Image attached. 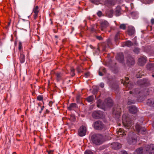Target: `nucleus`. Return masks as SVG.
<instances>
[{
	"label": "nucleus",
	"mask_w": 154,
	"mask_h": 154,
	"mask_svg": "<svg viewBox=\"0 0 154 154\" xmlns=\"http://www.w3.org/2000/svg\"><path fill=\"white\" fill-rule=\"evenodd\" d=\"M112 101L110 98H108L103 103H102L100 100H98L97 102V106L98 107L104 109L107 107H110L112 106Z\"/></svg>",
	"instance_id": "1"
},
{
	"label": "nucleus",
	"mask_w": 154,
	"mask_h": 154,
	"mask_svg": "<svg viewBox=\"0 0 154 154\" xmlns=\"http://www.w3.org/2000/svg\"><path fill=\"white\" fill-rule=\"evenodd\" d=\"M92 142L96 145H100L103 142L102 136L100 134L93 135L91 137Z\"/></svg>",
	"instance_id": "2"
},
{
	"label": "nucleus",
	"mask_w": 154,
	"mask_h": 154,
	"mask_svg": "<svg viewBox=\"0 0 154 154\" xmlns=\"http://www.w3.org/2000/svg\"><path fill=\"white\" fill-rule=\"evenodd\" d=\"M138 137L136 134H132L129 135L127 138L128 143L130 145H134L137 142Z\"/></svg>",
	"instance_id": "3"
},
{
	"label": "nucleus",
	"mask_w": 154,
	"mask_h": 154,
	"mask_svg": "<svg viewBox=\"0 0 154 154\" xmlns=\"http://www.w3.org/2000/svg\"><path fill=\"white\" fill-rule=\"evenodd\" d=\"M122 123L123 125H128L132 124V121L127 114H125L122 116Z\"/></svg>",
	"instance_id": "4"
},
{
	"label": "nucleus",
	"mask_w": 154,
	"mask_h": 154,
	"mask_svg": "<svg viewBox=\"0 0 154 154\" xmlns=\"http://www.w3.org/2000/svg\"><path fill=\"white\" fill-rule=\"evenodd\" d=\"M133 128L134 131L138 133L144 134L146 131V129L144 127H142L141 126H133Z\"/></svg>",
	"instance_id": "5"
},
{
	"label": "nucleus",
	"mask_w": 154,
	"mask_h": 154,
	"mask_svg": "<svg viewBox=\"0 0 154 154\" xmlns=\"http://www.w3.org/2000/svg\"><path fill=\"white\" fill-rule=\"evenodd\" d=\"M86 128L85 126H81L79 129L78 134L81 137L84 136L86 134Z\"/></svg>",
	"instance_id": "6"
},
{
	"label": "nucleus",
	"mask_w": 154,
	"mask_h": 154,
	"mask_svg": "<svg viewBox=\"0 0 154 154\" xmlns=\"http://www.w3.org/2000/svg\"><path fill=\"white\" fill-rule=\"evenodd\" d=\"M92 116L94 118L98 119L103 118V115L102 111H97L94 112L92 114Z\"/></svg>",
	"instance_id": "7"
},
{
	"label": "nucleus",
	"mask_w": 154,
	"mask_h": 154,
	"mask_svg": "<svg viewBox=\"0 0 154 154\" xmlns=\"http://www.w3.org/2000/svg\"><path fill=\"white\" fill-rule=\"evenodd\" d=\"M120 109L117 108L116 109H114L113 112V117L116 119H119L120 116V112L119 110Z\"/></svg>",
	"instance_id": "8"
},
{
	"label": "nucleus",
	"mask_w": 154,
	"mask_h": 154,
	"mask_svg": "<svg viewBox=\"0 0 154 154\" xmlns=\"http://www.w3.org/2000/svg\"><path fill=\"white\" fill-rule=\"evenodd\" d=\"M146 151L149 154H154V144H151L148 145L147 147Z\"/></svg>",
	"instance_id": "9"
},
{
	"label": "nucleus",
	"mask_w": 154,
	"mask_h": 154,
	"mask_svg": "<svg viewBox=\"0 0 154 154\" xmlns=\"http://www.w3.org/2000/svg\"><path fill=\"white\" fill-rule=\"evenodd\" d=\"M127 63L129 65H132L134 63V58L131 56H128L127 58Z\"/></svg>",
	"instance_id": "10"
},
{
	"label": "nucleus",
	"mask_w": 154,
	"mask_h": 154,
	"mask_svg": "<svg viewBox=\"0 0 154 154\" xmlns=\"http://www.w3.org/2000/svg\"><path fill=\"white\" fill-rule=\"evenodd\" d=\"M146 61V57H141L139 59L138 64L140 66H143L145 63Z\"/></svg>",
	"instance_id": "11"
},
{
	"label": "nucleus",
	"mask_w": 154,
	"mask_h": 154,
	"mask_svg": "<svg viewBox=\"0 0 154 154\" xmlns=\"http://www.w3.org/2000/svg\"><path fill=\"white\" fill-rule=\"evenodd\" d=\"M111 145V147L115 149H119L121 147V144L117 142L113 143Z\"/></svg>",
	"instance_id": "12"
},
{
	"label": "nucleus",
	"mask_w": 154,
	"mask_h": 154,
	"mask_svg": "<svg viewBox=\"0 0 154 154\" xmlns=\"http://www.w3.org/2000/svg\"><path fill=\"white\" fill-rule=\"evenodd\" d=\"M109 26L108 22L105 20L103 21L101 23V29L103 30L105 29L106 28Z\"/></svg>",
	"instance_id": "13"
},
{
	"label": "nucleus",
	"mask_w": 154,
	"mask_h": 154,
	"mask_svg": "<svg viewBox=\"0 0 154 154\" xmlns=\"http://www.w3.org/2000/svg\"><path fill=\"white\" fill-rule=\"evenodd\" d=\"M33 12L35 14L33 18L35 20L37 18L39 12L38 7V6H36L33 8Z\"/></svg>",
	"instance_id": "14"
},
{
	"label": "nucleus",
	"mask_w": 154,
	"mask_h": 154,
	"mask_svg": "<svg viewBox=\"0 0 154 154\" xmlns=\"http://www.w3.org/2000/svg\"><path fill=\"white\" fill-rule=\"evenodd\" d=\"M128 34L130 35H131L134 34L135 33V29L132 26H129L128 30Z\"/></svg>",
	"instance_id": "15"
},
{
	"label": "nucleus",
	"mask_w": 154,
	"mask_h": 154,
	"mask_svg": "<svg viewBox=\"0 0 154 154\" xmlns=\"http://www.w3.org/2000/svg\"><path fill=\"white\" fill-rule=\"evenodd\" d=\"M117 59L120 62L122 63L124 61V57L122 53H120L117 54L116 57Z\"/></svg>",
	"instance_id": "16"
},
{
	"label": "nucleus",
	"mask_w": 154,
	"mask_h": 154,
	"mask_svg": "<svg viewBox=\"0 0 154 154\" xmlns=\"http://www.w3.org/2000/svg\"><path fill=\"white\" fill-rule=\"evenodd\" d=\"M129 111L132 114H135L137 112V108L134 106H131L129 107Z\"/></svg>",
	"instance_id": "17"
},
{
	"label": "nucleus",
	"mask_w": 154,
	"mask_h": 154,
	"mask_svg": "<svg viewBox=\"0 0 154 154\" xmlns=\"http://www.w3.org/2000/svg\"><path fill=\"white\" fill-rule=\"evenodd\" d=\"M147 104L150 106L154 107V99H149L147 102Z\"/></svg>",
	"instance_id": "18"
},
{
	"label": "nucleus",
	"mask_w": 154,
	"mask_h": 154,
	"mask_svg": "<svg viewBox=\"0 0 154 154\" xmlns=\"http://www.w3.org/2000/svg\"><path fill=\"white\" fill-rule=\"evenodd\" d=\"M56 79L57 80L60 81L62 79L63 74L61 72H57L56 74Z\"/></svg>",
	"instance_id": "19"
},
{
	"label": "nucleus",
	"mask_w": 154,
	"mask_h": 154,
	"mask_svg": "<svg viewBox=\"0 0 154 154\" xmlns=\"http://www.w3.org/2000/svg\"><path fill=\"white\" fill-rule=\"evenodd\" d=\"M140 92L139 89H136L134 90L133 91H130V93L131 94H133L135 97H136L137 94L140 93Z\"/></svg>",
	"instance_id": "20"
},
{
	"label": "nucleus",
	"mask_w": 154,
	"mask_h": 154,
	"mask_svg": "<svg viewBox=\"0 0 154 154\" xmlns=\"http://www.w3.org/2000/svg\"><path fill=\"white\" fill-rule=\"evenodd\" d=\"M147 68L148 69L154 72V64L150 63L148 64L147 66Z\"/></svg>",
	"instance_id": "21"
},
{
	"label": "nucleus",
	"mask_w": 154,
	"mask_h": 154,
	"mask_svg": "<svg viewBox=\"0 0 154 154\" xmlns=\"http://www.w3.org/2000/svg\"><path fill=\"white\" fill-rule=\"evenodd\" d=\"M133 45V44L131 42V41H126L125 43H123L122 45V46L124 47L125 46L130 47Z\"/></svg>",
	"instance_id": "22"
},
{
	"label": "nucleus",
	"mask_w": 154,
	"mask_h": 154,
	"mask_svg": "<svg viewBox=\"0 0 154 154\" xmlns=\"http://www.w3.org/2000/svg\"><path fill=\"white\" fill-rule=\"evenodd\" d=\"M94 128L95 129L97 130H105V128L104 127V126H94Z\"/></svg>",
	"instance_id": "23"
},
{
	"label": "nucleus",
	"mask_w": 154,
	"mask_h": 154,
	"mask_svg": "<svg viewBox=\"0 0 154 154\" xmlns=\"http://www.w3.org/2000/svg\"><path fill=\"white\" fill-rule=\"evenodd\" d=\"M19 59L21 63H24L25 60V56L24 55L20 53Z\"/></svg>",
	"instance_id": "24"
},
{
	"label": "nucleus",
	"mask_w": 154,
	"mask_h": 154,
	"mask_svg": "<svg viewBox=\"0 0 154 154\" xmlns=\"http://www.w3.org/2000/svg\"><path fill=\"white\" fill-rule=\"evenodd\" d=\"M143 149L142 148H140L137 149L134 152L133 154H142L143 152Z\"/></svg>",
	"instance_id": "25"
},
{
	"label": "nucleus",
	"mask_w": 154,
	"mask_h": 154,
	"mask_svg": "<svg viewBox=\"0 0 154 154\" xmlns=\"http://www.w3.org/2000/svg\"><path fill=\"white\" fill-rule=\"evenodd\" d=\"M77 107V105L75 103L71 104L68 107V109L69 110H71L73 109L76 108Z\"/></svg>",
	"instance_id": "26"
},
{
	"label": "nucleus",
	"mask_w": 154,
	"mask_h": 154,
	"mask_svg": "<svg viewBox=\"0 0 154 154\" xmlns=\"http://www.w3.org/2000/svg\"><path fill=\"white\" fill-rule=\"evenodd\" d=\"M93 100L94 97L92 95L90 96L86 99V100L89 103L92 102Z\"/></svg>",
	"instance_id": "27"
},
{
	"label": "nucleus",
	"mask_w": 154,
	"mask_h": 154,
	"mask_svg": "<svg viewBox=\"0 0 154 154\" xmlns=\"http://www.w3.org/2000/svg\"><path fill=\"white\" fill-rule=\"evenodd\" d=\"M92 2L98 5L100 3L101 0H90Z\"/></svg>",
	"instance_id": "28"
},
{
	"label": "nucleus",
	"mask_w": 154,
	"mask_h": 154,
	"mask_svg": "<svg viewBox=\"0 0 154 154\" xmlns=\"http://www.w3.org/2000/svg\"><path fill=\"white\" fill-rule=\"evenodd\" d=\"M121 12V9L119 8H117L116 11L115 13L116 15L119 16L120 15Z\"/></svg>",
	"instance_id": "29"
},
{
	"label": "nucleus",
	"mask_w": 154,
	"mask_h": 154,
	"mask_svg": "<svg viewBox=\"0 0 154 154\" xmlns=\"http://www.w3.org/2000/svg\"><path fill=\"white\" fill-rule=\"evenodd\" d=\"M143 84L146 86H148L149 84V81L147 79H144Z\"/></svg>",
	"instance_id": "30"
},
{
	"label": "nucleus",
	"mask_w": 154,
	"mask_h": 154,
	"mask_svg": "<svg viewBox=\"0 0 154 154\" xmlns=\"http://www.w3.org/2000/svg\"><path fill=\"white\" fill-rule=\"evenodd\" d=\"M102 122L99 120L95 122L94 123V125H102Z\"/></svg>",
	"instance_id": "31"
},
{
	"label": "nucleus",
	"mask_w": 154,
	"mask_h": 154,
	"mask_svg": "<svg viewBox=\"0 0 154 154\" xmlns=\"http://www.w3.org/2000/svg\"><path fill=\"white\" fill-rule=\"evenodd\" d=\"M129 80V78L128 77H125V81L124 83V85H125L126 84H127V87L129 86V83L128 82H127V81H128Z\"/></svg>",
	"instance_id": "32"
},
{
	"label": "nucleus",
	"mask_w": 154,
	"mask_h": 154,
	"mask_svg": "<svg viewBox=\"0 0 154 154\" xmlns=\"http://www.w3.org/2000/svg\"><path fill=\"white\" fill-rule=\"evenodd\" d=\"M70 74L72 76L75 75L74 69L72 67L71 69Z\"/></svg>",
	"instance_id": "33"
},
{
	"label": "nucleus",
	"mask_w": 154,
	"mask_h": 154,
	"mask_svg": "<svg viewBox=\"0 0 154 154\" xmlns=\"http://www.w3.org/2000/svg\"><path fill=\"white\" fill-rule=\"evenodd\" d=\"M106 2L110 5H114V2L113 0H106Z\"/></svg>",
	"instance_id": "34"
},
{
	"label": "nucleus",
	"mask_w": 154,
	"mask_h": 154,
	"mask_svg": "<svg viewBox=\"0 0 154 154\" xmlns=\"http://www.w3.org/2000/svg\"><path fill=\"white\" fill-rule=\"evenodd\" d=\"M119 27L121 29L125 30L126 29V25L124 24H121L120 25Z\"/></svg>",
	"instance_id": "35"
},
{
	"label": "nucleus",
	"mask_w": 154,
	"mask_h": 154,
	"mask_svg": "<svg viewBox=\"0 0 154 154\" xmlns=\"http://www.w3.org/2000/svg\"><path fill=\"white\" fill-rule=\"evenodd\" d=\"M85 154H93V153L91 150H87L85 151Z\"/></svg>",
	"instance_id": "36"
},
{
	"label": "nucleus",
	"mask_w": 154,
	"mask_h": 154,
	"mask_svg": "<svg viewBox=\"0 0 154 154\" xmlns=\"http://www.w3.org/2000/svg\"><path fill=\"white\" fill-rule=\"evenodd\" d=\"M135 103V101L134 100H130L128 101V105H130L132 104H134Z\"/></svg>",
	"instance_id": "37"
},
{
	"label": "nucleus",
	"mask_w": 154,
	"mask_h": 154,
	"mask_svg": "<svg viewBox=\"0 0 154 154\" xmlns=\"http://www.w3.org/2000/svg\"><path fill=\"white\" fill-rule=\"evenodd\" d=\"M134 51L135 53L138 54L139 52V49L138 48H136L134 49Z\"/></svg>",
	"instance_id": "38"
},
{
	"label": "nucleus",
	"mask_w": 154,
	"mask_h": 154,
	"mask_svg": "<svg viewBox=\"0 0 154 154\" xmlns=\"http://www.w3.org/2000/svg\"><path fill=\"white\" fill-rule=\"evenodd\" d=\"M43 99L42 97L40 95L38 96L37 97V100L39 101L42 100Z\"/></svg>",
	"instance_id": "39"
},
{
	"label": "nucleus",
	"mask_w": 154,
	"mask_h": 154,
	"mask_svg": "<svg viewBox=\"0 0 154 154\" xmlns=\"http://www.w3.org/2000/svg\"><path fill=\"white\" fill-rule=\"evenodd\" d=\"M70 119L72 121H74L75 119V116L74 115H72L71 116Z\"/></svg>",
	"instance_id": "40"
},
{
	"label": "nucleus",
	"mask_w": 154,
	"mask_h": 154,
	"mask_svg": "<svg viewBox=\"0 0 154 154\" xmlns=\"http://www.w3.org/2000/svg\"><path fill=\"white\" fill-rule=\"evenodd\" d=\"M119 33H117L116 34L115 36V40L116 41L118 40L119 39Z\"/></svg>",
	"instance_id": "41"
},
{
	"label": "nucleus",
	"mask_w": 154,
	"mask_h": 154,
	"mask_svg": "<svg viewBox=\"0 0 154 154\" xmlns=\"http://www.w3.org/2000/svg\"><path fill=\"white\" fill-rule=\"evenodd\" d=\"M22 44L21 42H19V49L20 50L22 48Z\"/></svg>",
	"instance_id": "42"
},
{
	"label": "nucleus",
	"mask_w": 154,
	"mask_h": 154,
	"mask_svg": "<svg viewBox=\"0 0 154 154\" xmlns=\"http://www.w3.org/2000/svg\"><path fill=\"white\" fill-rule=\"evenodd\" d=\"M80 96L78 95L76 97V100L77 103H80Z\"/></svg>",
	"instance_id": "43"
},
{
	"label": "nucleus",
	"mask_w": 154,
	"mask_h": 154,
	"mask_svg": "<svg viewBox=\"0 0 154 154\" xmlns=\"http://www.w3.org/2000/svg\"><path fill=\"white\" fill-rule=\"evenodd\" d=\"M90 75V73L89 72H87L85 74V77H88Z\"/></svg>",
	"instance_id": "44"
},
{
	"label": "nucleus",
	"mask_w": 154,
	"mask_h": 154,
	"mask_svg": "<svg viewBox=\"0 0 154 154\" xmlns=\"http://www.w3.org/2000/svg\"><path fill=\"white\" fill-rule=\"evenodd\" d=\"M97 14L99 17H100L102 15V13L100 11H99L97 13Z\"/></svg>",
	"instance_id": "45"
},
{
	"label": "nucleus",
	"mask_w": 154,
	"mask_h": 154,
	"mask_svg": "<svg viewBox=\"0 0 154 154\" xmlns=\"http://www.w3.org/2000/svg\"><path fill=\"white\" fill-rule=\"evenodd\" d=\"M97 38L99 40H102V38L100 36H96Z\"/></svg>",
	"instance_id": "46"
},
{
	"label": "nucleus",
	"mask_w": 154,
	"mask_h": 154,
	"mask_svg": "<svg viewBox=\"0 0 154 154\" xmlns=\"http://www.w3.org/2000/svg\"><path fill=\"white\" fill-rule=\"evenodd\" d=\"M100 70H102L103 73H105L106 72V69L105 68H103L100 69Z\"/></svg>",
	"instance_id": "47"
},
{
	"label": "nucleus",
	"mask_w": 154,
	"mask_h": 154,
	"mask_svg": "<svg viewBox=\"0 0 154 154\" xmlns=\"http://www.w3.org/2000/svg\"><path fill=\"white\" fill-rule=\"evenodd\" d=\"M104 84L103 83H101L100 84V86L102 88H103L104 87Z\"/></svg>",
	"instance_id": "48"
},
{
	"label": "nucleus",
	"mask_w": 154,
	"mask_h": 154,
	"mask_svg": "<svg viewBox=\"0 0 154 154\" xmlns=\"http://www.w3.org/2000/svg\"><path fill=\"white\" fill-rule=\"evenodd\" d=\"M151 22L152 25L154 24V19L152 18L151 19Z\"/></svg>",
	"instance_id": "49"
},
{
	"label": "nucleus",
	"mask_w": 154,
	"mask_h": 154,
	"mask_svg": "<svg viewBox=\"0 0 154 154\" xmlns=\"http://www.w3.org/2000/svg\"><path fill=\"white\" fill-rule=\"evenodd\" d=\"M53 150H50L48 152V154H52L53 152Z\"/></svg>",
	"instance_id": "50"
},
{
	"label": "nucleus",
	"mask_w": 154,
	"mask_h": 154,
	"mask_svg": "<svg viewBox=\"0 0 154 154\" xmlns=\"http://www.w3.org/2000/svg\"><path fill=\"white\" fill-rule=\"evenodd\" d=\"M99 75L100 76H102L103 75V73L102 72L100 71H99Z\"/></svg>",
	"instance_id": "51"
},
{
	"label": "nucleus",
	"mask_w": 154,
	"mask_h": 154,
	"mask_svg": "<svg viewBox=\"0 0 154 154\" xmlns=\"http://www.w3.org/2000/svg\"><path fill=\"white\" fill-rule=\"evenodd\" d=\"M123 130H122V129L120 128L119 130V133H122L123 131Z\"/></svg>",
	"instance_id": "52"
},
{
	"label": "nucleus",
	"mask_w": 154,
	"mask_h": 154,
	"mask_svg": "<svg viewBox=\"0 0 154 154\" xmlns=\"http://www.w3.org/2000/svg\"><path fill=\"white\" fill-rule=\"evenodd\" d=\"M44 106H42V107H41V111H40V112H39L40 113H41V111H42V110H43V109H44Z\"/></svg>",
	"instance_id": "53"
},
{
	"label": "nucleus",
	"mask_w": 154,
	"mask_h": 154,
	"mask_svg": "<svg viewBox=\"0 0 154 154\" xmlns=\"http://www.w3.org/2000/svg\"><path fill=\"white\" fill-rule=\"evenodd\" d=\"M125 127V128H128L129 127V126H128V125H127V126H124Z\"/></svg>",
	"instance_id": "54"
},
{
	"label": "nucleus",
	"mask_w": 154,
	"mask_h": 154,
	"mask_svg": "<svg viewBox=\"0 0 154 154\" xmlns=\"http://www.w3.org/2000/svg\"><path fill=\"white\" fill-rule=\"evenodd\" d=\"M10 23H11V21H10L9 22H8V26H9L10 25Z\"/></svg>",
	"instance_id": "55"
},
{
	"label": "nucleus",
	"mask_w": 154,
	"mask_h": 154,
	"mask_svg": "<svg viewBox=\"0 0 154 154\" xmlns=\"http://www.w3.org/2000/svg\"><path fill=\"white\" fill-rule=\"evenodd\" d=\"M136 77H137V78H141V77L140 76H138L137 75Z\"/></svg>",
	"instance_id": "56"
},
{
	"label": "nucleus",
	"mask_w": 154,
	"mask_h": 154,
	"mask_svg": "<svg viewBox=\"0 0 154 154\" xmlns=\"http://www.w3.org/2000/svg\"><path fill=\"white\" fill-rule=\"evenodd\" d=\"M55 37L56 38H58V36H57L55 35Z\"/></svg>",
	"instance_id": "57"
},
{
	"label": "nucleus",
	"mask_w": 154,
	"mask_h": 154,
	"mask_svg": "<svg viewBox=\"0 0 154 154\" xmlns=\"http://www.w3.org/2000/svg\"><path fill=\"white\" fill-rule=\"evenodd\" d=\"M12 154H16V152H14L12 153Z\"/></svg>",
	"instance_id": "58"
},
{
	"label": "nucleus",
	"mask_w": 154,
	"mask_h": 154,
	"mask_svg": "<svg viewBox=\"0 0 154 154\" xmlns=\"http://www.w3.org/2000/svg\"><path fill=\"white\" fill-rule=\"evenodd\" d=\"M90 47L91 48H92V45H90Z\"/></svg>",
	"instance_id": "59"
},
{
	"label": "nucleus",
	"mask_w": 154,
	"mask_h": 154,
	"mask_svg": "<svg viewBox=\"0 0 154 154\" xmlns=\"http://www.w3.org/2000/svg\"><path fill=\"white\" fill-rule=\"evenodd\" d=\"M148 89H146V90H145V92H147V91H148Z\"/></svg>",
	"instance_id": "60"
},
{
	"label": "nucleus",
	"mask_w": 154,
	"mask_h": 154,
	"mask_svg": "<svg viewBox=\"0 0 154 154\" xmlns=\"http://www.w3.org/2000/svg\"><path fill=\"white\" fill-rule=\"evenodd\" d=\"M91 31H94V29L93 30V29H92V28H91Z\"/></svg>",
	"instance_id": "61"
},
{
	"label": "nucleus",
	"mask_w": 154,
	"mask_h": 154,
	"mask_svg": "<svg viewBox=\"0 0 154 154\" xmlns=\"http://www.w3.org/2000/svg\"><path fill=\"white\" fill-rule=\"evenodd\" d=\"M152 76L153 77H154V75H152Z\"/></svg>",
	"instance_id": "62"
},
{
	"label": "nucleus",
	"mask_w": 154,
	"mask_h": 154,
	"mask_svg": "<svg viewBox=\"0 0 154 154\" xmlns=\"http://www.w3.org/2000/svg\"><path fill=\"white\" fill-rule=\"evenodd\" d=\"M152 125H154V121L153 122L152 124Z\"/></svg>",
	"instance_id": "63"
},
{
	"label": "nucleus",
	"mask_w": 154,
	"mask_h": 154,
	"mask_svg": "<svg viewBox=\"0 0 154 154\" xmlns=\"http://www.w3.org/2000/svg\"><path fill=\"white\" fill-rule=\"evenodd\" d=\"M78 72H80V71H79L78 70Z\"/></svg>",
	"instance_id": "64"
}]
</instances>
